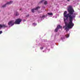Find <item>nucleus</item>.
<instances>
[{
  "instance_id": "nucleus-1",
  "label": "nucleus",
  "mask_w": 80,
  "mask_h": 80,
  "mask_svg": "<svg viewBox=\"0 0 80 80\" xmlns=\"http://www.w3.org/2000/svg\"><path fill=\"white\" fill-rule=\"evenodd\" d=\"M68 13L67 14V11H65L63 14V16L65 18H66L67 20H69V22L68 24V26L69 28H72L74 26V24L73 23V19L75 18L76 14H73L75 12L74 9L72 8V7H69L68 9Z\"/></svg>"
},
{
  "instance_id": "nucleus-2",
  "label": "nucleus",
  "mask_w": 80,
  "mask_h": 80,
  "mask_svg": "<svg viewBox=\"0 0 80 80\" xmlns=\"http://www.w3.org/2000/svg\"><path fill=\"white\" fill-rule=\"evenodd\" d=\"M22 22V19L18 18L14 22L15 24H20V22Z\"/></svg>"
},
{
  "instance_id": "nucleus-3",
  "label": "nucleus",
  "mask_w": 80,
  "mask_h": 80,
  "mask_svg": "<svg viewBox=\"0 0 80 80\" xmlns=\"http://www.w3.org/2000/svg\"><path fill=\"white\" fill-rule=\"evenodd\" d=\"M15 23L14 22V21L13 20L11 21L8 22V25L11 27L13 26V25H14Z\"/></svg>"
},
{
  "instance_id": "nucleus-4",
  "label": "nucleus",
  "mask_w": 80,
  "mask_h": 80,
  "mask_svg": "<svg viewBox=\"0 0 80 80\" xmlns=\"http://www.w3.org/2000/svg\"><path fill=\"white\" fill-rule=\"evenodd\" d=\"M40 8V7L38 6L36 8H34L32 9V10H31L32 12V13H34V12H35V10H37L38 9H39V8Z\"/></svg>"
},
{
  "instance_id": "nucleus-5",
  "label": "nucleus",
  "mask_w": 80,
  "mask_h": 80,
  "mask_svg": "<svg viewBox=\"0 0 80 80\" xmlns=\"http://www.w3.org/2000/svg\"><path fill=\"white\" fill-rule=\"evenodd\" d=\"M12 3H13V2L12 1H10V2H8L5 5H3L2 6V7H6V5H10V4Z\"/></svg>"
},
{
  "instance_id": "nucleus-6",
  "label": "nucleus",
  "mask_w": 80,
  "mask_h": 80,
  "mask_svg": "<svg viewBox=\"0 0 80 80\" xmlns=\"http://www.w3.org/2000/svg\"><path fill=\"white\" fill-rule=\"evenodd\" d=\"M6 27H7V26L5 24H3L2 25L0 24V28H5Z\"/></svg>"
},
{
  "instance_id": "nucleus-7",
  "label": "nucleus",
  "mask_w": 80,
  "mask_h": 80,
  "mask_svg": "<svg viewBox=\"0 0 80 80\" xmlns=\"http://www.w3.org/2000/svg\"><path fill=\"white\" fill-rule=\"evenodd\" d=\"M66 20H67V18H64V21L65 23V24L66 26H67L68 25V24H67V22H66Z\"/></svg>"
},
{
  "instance_id": "nucleus-8",
  "label": "nucleus",
  "mask_w": 80,
  "mask_h": 80,
  "mask_svg": "<svg viewBox=\"0 0 80 80\" xmlns=\"http://www.w3.org/2000/svg\"><path fill=\"white\" fill-rule=\"evenodd\" d=\"M57 28L59 30V29H60V28H62V26H60V25H58L57 27Z\"/></svg>"
},
{
  "instance_id": "nucleus-9",
  "label": "nucleus",
  "mask_w": 80,
  "mask_h": 80,
  "mask_svg": "<svg viewBox=\"0 0 80 80\" xmlns=\"http://www.w3.org/2000/svg\"><path fill=\"white\" fill-rule=\"evenodd\" d=\"M58 29L56 28L55 29L54 31L55 32H58Z\"/></svg>"
},
{
  "instance_id": "nucleus-10",
  "label": "nucleus",
  "mask_w": 80,
  "mask_h": 80,
  "mask_svg": "<svg viewBox=\"0 0 80 80\" xmlns=\"http://www.w3.org/2000/svg\"><path fill=\"white\" fill-rule=\"evenodd\" d=\"M69 36H70L69 34H68L65 35V37H66V38H68V37H69Z\"/></svg>"
},
{
  "instance_id": "nucleus-11",
  "label": "nucleus",
  "mask_w": 80,
  "mask_h": 80,
  "mask_svg": "<svg viewBox=\"0 0 80 80\" xmlns=\"http://www.w3.org/2000/svg\"><path fill=\"white\" fill-rule=\"evenodd\" d=\"M15 15L16 16H18V15H19V13H18L17 12H16L15 13Z\"/></svg>"
},
{
  "instance_id": "nucleus-12",
  "label": "nucleus",
  "mask_w": 80,
  "mask_h": 80,
  "mask_svg": "<svg viewBox=\"0 0 80 80\" xmlns=\"http://www.w3.org/2000/svg\"><path fill=\"white\" fill-rule=\"evenodd\" d=\"M48 14L49 15H52L53 13H48Z\"/></svg>"
},
{
  "instance_id": "nucleus-13",
  "label": "nucleus",
  "mask_w": 80,
  "mask_h": 80,
  "mask_svg": "<svg viewBox=\"0 0 80 80\" xmlns=\"http://www.w3.org/2000/svg\"><path fill=\"white\" fill-rule=\"evenodd\" d=\"M44 5H47V1H45L44 2Z\"/></svg>"
},
{
  "instance_id": "nucleus-14",
  "label": "nucleus",
  "mask_w": 80,
  "mask_h": 80,
  "mask_svg": "<svg viewBox=\"0 0 80 80\" xmlns=\"http://www.w3.org/2000/svg\"><path fill=\"white\" fill-rule=\"evenodd\" d=\"M67 27L65 28V30H68V29H69V28H68V25H67Z\"/></svg>"
},
{
  "instance_id": "nucleus-15",
  "label": "nucleus",
  "mask_w": 80,
  "mask_h": 80,
  "mask_svg": "<svg viewBox=\"0 0 80 80\" xmlns=\"http://www.w3.org/2000/svg\"><path fill=\"white\" fill-rule=\"evenodd\" d=\"M45 1L44 0H42V1H41L39 3H43Z\"/></svg>"
},
{
  "instance_id": "nucleus-16",
  "label": "nucleus",
  "mask_w": 80,
  "mask_h": 80,
  "mask_svg": "<svg viewBox=\"0 0 80 80\" xmlns=\"http://www.w3.org/2000/svg\"><path fill=\"white\" fill-rule=\"evenodd\" d=\"M40 48L41 50H42V49H43V47H41V48Z\"/></svg>"
},
{
  "instance_id": "nucleus-17",
  "label": "nucleus",
  "mask_w": 80,
  "mask_h": 80,
  "mask_svg": "<svg viewBox=\"0 0 80 80\" xmlns=\"http://www.w3.org/2000/svg\"><path fill=\"white\" fill-rule=\"evenodd\" d=\"M45 17V16L44 15H43L42 16V18H44V17Z\"/></svg>"
},
{
  "instance_id": "nucleus-18",
  "label": "nucleus",
  "mask_w": 80,
  "mask_h": 80,
  "mask_svg": "<svg viewBox=\"0 0 80 80\" xmlns=\"http://www.w3.org/2000/svg\"><path fill=\"white\" fill-rule=\"evenodd\" d=\"M29 15H29V14H28V15H27L26 16V17H29Z\"/></svg>"
},
{
  "instance_id": "nucleus-19",
  "label": "nucleus",
  "mask_w": 80,
  "mask_h": 80,
  "mask_svg": "<svg viewBox=\"0 0 80 80\" xmlns=\"http://www.w3.org/2000/svg\"><path fill=\"white\" fill-rule=\"evenodd\" d=\"M33 25H37V24H36V23H33Z\"/></svg>"
},
{
  "instance_id": "nucleus-20",
  "label": "nucleus",
  "mask_w": 80,
  "mask_h": 80,
  "mask_svg": "<svg viewBox=\"0 0 80 80\" xmlns=\"http://www.w3.org/2000/svg\"><path fill=\"white\" fill-rule=\"evenodd\" d=\"M68 30H69V29H66V32H68Z\"/></svg>"
},
{
  "instance_id": "nucleus-21",
  "label": "nucleus",
  "mask_w": 80,
  "mask_h": 80,
  "mask_svg": "<svg viewBox=\"0 0 80 80\" xmlns=\"http://www.w3.org/2000/svg\"><path fill=\"white\" fill-rule=\"evenodd\" d=\"M2 33V31H0V34H1V33Z\"/></svg>"
},
{
  "instance_id": "nucleus-22",
  "label": "nucleus",
  "mask_w": 80,
  "mask_h": 80,
  "mask_svg": "<svg viewBox=\"0 0 80 80\" xmlns=\"http://www.w3.org/2000/svg\"><path fill=\"white\" fill-rule=\"evenodd\" d=\"M68 1H70V0H67Z\"/></svg>"
},
{
  "instance_id": "nucleus-23",
  "label": "nucleus",
  "mask_w": 80,
  "mask_h": 80,
  "mask_svg": "<svg viewBox=\"0 0 80 80\" xmlns=\"http://www.w3.org/2000/svg\"><path fill=\"white\" fill-rule=\"evenodd\" d=\"M22 10V9H20V10Z\"/></svg>"
}]
</instances>
